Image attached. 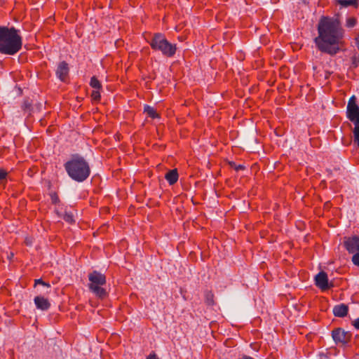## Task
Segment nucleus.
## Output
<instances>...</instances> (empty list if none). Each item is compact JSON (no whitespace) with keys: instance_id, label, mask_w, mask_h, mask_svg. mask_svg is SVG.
Wrapping results in <instances>:
<instances>
[{"instance_id":"obj_19","label":"nucleus","mask_w":359,"mask_h":359,"mask_svg":"<svg viewBox=\"0 0 359 359\" xmlns=\"http://www.w3.org/2000/svg\"><path fill=\"white\" fill-rule=\"evenodd\" d=\"M63 219L65 221L69 224H72L74 222V216L71 212H66L63 216Z\"/></svg>"},{"instance_id":"obj_9","label":"nucleus","mask_w":359,"mask_h":359,"mask_svg":"<svg viewBox=\"0 0 359 359\" xmlns=\"http://www.w3.org/2000/svg\"><path fill=\"white\" fill-rule=\"evenodd\" d=\"M316 285L322 290H326L330 288L328 284V277L325 272L320 271L315 277Z\"/></svg>"},{"instance_id":"obj_17","label":"nucleus","mask_w":359,"mask_h":359,"mask_svg":"<svg viewBox=\"0 0 359 359\" xmlns=\"http://www.w3.org/2000/svg\"><path fill=\"white\" fill-rule=\"evenodd\" d=\"M357 24V19L354 17H350L346 19V26L348 28L354 27Z\"/></svg>"},{"instance_id":"obj_12","label":"nucleus","mask_w":359,"mask_h":359,"mask_svg":"<svg viewBox=\"0 0 359 359\" xmlns=\"http://www.w3.org/2000/svg\"><path fill=\"white\" fill-rule=\"evenodd\" d=\"M348 311V306L344 304H341L334 307L333 313L337 317L343 318L347 315Z\"/></svg>"},{"instance_id":"obj_11","label":"nucleus","mask_w":359,"mask_h":359,"mask_svg":"<svg viewBox=\"0 0 359 359\" xmlns=\"http://www.w3.org/2000/svg\"><path fill=\"white\" fill-rule=\"evenodd\" d=\"M34 302L36 309L41 311H47L50 307V303L49 300L41 295L35 297L34 299Z\"/></svg>"},{"instance_id":"obj_27","label":"nucleus","mask_w":359,"mask_h":359,"mask_svg":"<svg viewBox=\"0 0 359 359\" xmlns=\"http://www.w3.org/2000/svg\"><path fill=\"white\" fill-rule=\"evenodd\" d=\"M243 167L242 165H239L238 168H237V170L238 169H242Z\"/></svg>"},{"instance_id":"obj_6","label":"nucleus","mask_w":359,"mask_h":359,"mask_svg":"<svg viewBox=\"0 0 359 359\" xmlns=\"http://www.w3.org/2000/svg\"><path fill=\"white\" fill-rule=\"evenodd\" d=\"M346 114L348 118L355 125L353 131L354 140L359 142V107L355 103L354 97L348 103Z\"/></svg>"},{"instance_id":"obj_7","label":"nucleus","mask_w":359,"mask_h":359,"mask_svg":"<svg viewBox=\"0 0 359 359\" xmlns=\"http://www.w3.org/2000/svg\"><path fill=\"white\" fill-rule=\"evenodd\" d=\"M344 245L350 254H353L351 261L355 266L359 267V236L345 237Z\"/></svg>"},{"instance_id":"obj_1","label":"nucleus","mask_w":359,"mask_h":359,"mask_svg":"<svg viewBox=\"0 0 359 359\" xmlns=\"http://www.w3.org/2000/svg\"><path fill=\"white\" fill-rule=\"evenodd\" d=\"M318 34L314 43L319 51L330 55L339 52L344 30L338 19L322 17L318 24Z\"/></svg>"},{"instance_id":"obj_8","label":"nucleus","mask_w":359,"mask_h":359,"mask_svg":"<svg viewBox=\"0 0 359 359\" xmlns=\"http://www.w3.org/2000/svg\"><path fill=\"white\" fill-rule=\"evenodd\" d=\"M332 337L336 344H346L351 340V334L341 328H336L332 331Z\"/></svg>"},{"instance_id":"obj_10","label":"nucleus","mask_w":359,"mask_h":359,"mask_svg":"<svg viewBox=\"0 0 359 359\" xmlns=\"http://www.w3.org/2000/svg\"><path fill=\"white\" fill-rule=\"evenodd\" d=\"M69 66L68 64L65 62H60L57 66L56 70V75L61 81H65L69 74Z\"/></svg>"},{"instance_id":"obj_14","label":"nucleus","mask_w":359,"mask_h":359,"mask_svg":"<svg viewBox=\"0 0 359 359\" xmlns=\"http://www.w3.org/2000/svg\"><path fill=\"white\" fill-rule=\"evenodd\" d=\"M144 112L146 113L149 117L153 119L160 118L161 117L159 114L157 113L156 110L154 107L149 105L144 106Z\"/></svg>"},{"instance_id":"obj_22","label":"nucleus","mask_w":359,"mask_h":359,"mask_svg":"<svg viewBox=\"0 0 359 359\" xmlns=\"http://www.w3.org/2000/svg\"><path fill=\"white\" fill-rule=\"evenodd\" d=\"M355 328L359 330V317L353 322Z\"/></svg>"},{"instance_id":"obj_13","label":"nucleus","mask_w":359,"mask_h":359,"mask_svg":"<svg viewBox=\"0 0 359 359\" xmlns=\"http://www.w3.org/2000/svg\"><path fill=\"white\" fill-rule=\"evenodd\" d=\"M165 180L168 181L170 185L175 184L179 178V175L177 169L169 170L165 175Z\"/></svg>"},{"instance_id":"obj_24","label":"nucleus","mask_w":359,"mask_h":359,"mask_svg":"<svg viewBox=\"0 0 359 359\" xmlns=\"http://www.w3.org/2000/svg\"><path fill=\"white\" fill-rule=\"evenodd\" d=\"M241 359H254V358L251 356L243 355Z\"/></svg>"},{"instance_id":"obj_15","label":"nucleus","mask_w":359,"mask_h":359,"mask_svg":"<svg viewBox=\"0 0 359 359\" xmlns=\"http://www.w3.org/2000/svg\"><path fill=\"white\" fill-rule=\"evenodd\" d=\"M338 4L343 7L353 6L357 8L359 4V0H338Z\"/></svg>"},{"instance_id":"obj_25","label":"nucleus","mask_w":359,"mask_h":359,"mask_svg":"<svg viewBox=\"0 0 359 359\" xmlns=\"http://www.w3.org/2000/svg\"><path fill=\"white\" fill-rule=\"evenodd\" d=\"M52 200H53V203H56V201H57V197H54V198L53 197V198H52Z\"/></svg>"},{"instance_id":"obj_26","label":"nucleus","mask_w":359,"mask_h":359,"mask_svg":"<svg viewBox=\"0 0 359 359\" xmlns=\"http://www.w3.org/2000/svg\"><path fill=\"white\" fill-rule=\"evenodd\" d=\"M354 142L357 144L358 147L359 148V142H358V140H354Z\"/></svg>"},{"instance_id":"obj_18","label":"nucleus","mask_w":359,"mask_h":359,"mask_svg":"<svg viewBox=\"0 0 359 359\" xmlns=\"http://www.w3.org/2000/svg\"><path fill=\"white\" fill-rule=\"evenodd\" d=\"M100 90H93L91 93V98L93 101L99 102L101 98L100 95Z\"/></svg>"},{"instance_id":"obj_23","label":"nucleus","mask_w":359,"mask_h":359,"mask_svg":"<svg viewBox=\"0 0 359 359\" xmlns=\"http://www.w3.org/2000/svg\"><path fill=\"white\" fill-rule=\"evenodd\" d=\"M147 359H159L155 353L150 354Z\"/></svg>"},{"instance_id":"obj_20","label":"nucleus","mask_w":359,"mask_h":359,"mask_svg":"<svg viewBox=\"0 0 359 359\" xmlns=\"http://www.w3.org/2000/svg\"><path fill=\"white\" fill-rule=\"evenodd\" d=\"M37 285H41L43 286H46L47 287H50V285L48 283H46L44 282L42 279L39 278V279H36L34 280V286Z\"/></svg>"},{"instance_id":"obj_4","label":"nucleus","mask_w":359,"mask_h":359,"mask_svg":"<svg viewBox=\"0 0 359 359\" xmlns=\"http://www.w3.org/2000/svg\"><path fill=\"white\" fill-rule=\"evenodd\" d=\"M149 43L154 50L161 52L167 57L174 56L177 50L176 45L170 43L161 33H155Z\"/></svg>"},{"instance_id":"obj_21","label":"nucleus","mask_w":359,"mask_h":359,"mask_svg":"<svg viewBox=\"0 0 359 359\" xmlns=\"http://www.w3.org/2000/svg\"><path fill=\"white\" fill-rule=\"evenodd\" d=\"M7 176V172L4 170H0V180H5Z\"/></svg>"},{"instance_id":"obj_5","label":"nucleus","mask_w":359,"mask_h":359,"mask_svg":"<svg viewBox=\"0 0 359 359\" xmlns=\"http://www.w3.org/2000/svg\"><path fill=\"white\" fill-rule=\"evenodd\" d=\"M88 288L96 297L104 299L107 296V290L102 287L106 285V276L97 271H93L88 275Z\"/></svg>"},{"instance_id":"obj_16","label":"nucleus","mask_w":359,"mask_h":359,"mask_svg":"<svg viewBox=\"0 0 359 359\" xmlns=\"http://www.w3.org/2000/svg\"><path fill=\"white\" fill-rule=\"evenodd\" d=\"M90 86L94 90H102V88L101 83L95 76H93L90 79Z\"/></svg>"},{"instance_id":"obj_3","label":"nucleus","mask_w":359,"mask_h":359,"mask_svg":"<svg viewBox=\"0 0 359 359\" xmlns=\"http://www.w3.org/2000/svg\"><path fill=\"white\" fill-rule=\"evenodd\" d=\"M64 168L68 176L79 183L86 181L91 172L89 163L78 154L72 155L65 163Z\"/></svg>"},{"instance_id":"obj_2","label":"nucleus","mask_w":359,"mask_h":359,"mask_svg":"<svg viewBox=\"0 0 359 359\" xmlns=\"http://www.w3.org/2000/svg\"><path fill=\"white\" fill-rule=\"evenodd\" d=\"M22 46L20 31L15 27L0 26V53L13 55Z\"/></svg>"}]
</instances>
